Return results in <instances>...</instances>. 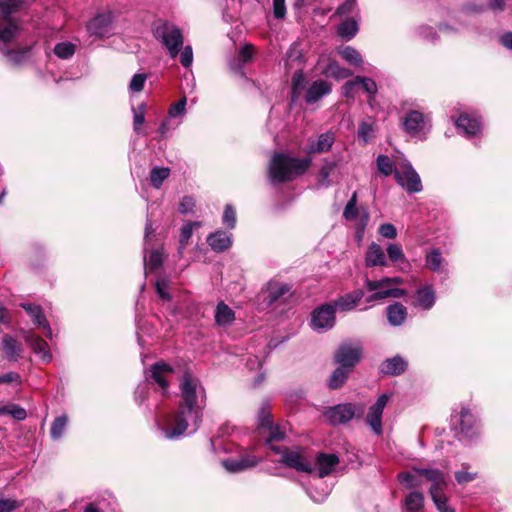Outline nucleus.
I'll list each match as a JSON object with an SVG mask.
<instances>
[{
	"instance_id": "2f4dec72",
	"label": "nucleus",
	"mask_w": 512,
	"mask_h": 512,
	"mask_svg": "<svg viewBox=\"0 0 512 512\" xmlns=\"http://www.w3.org/2000/svg\"><path fill=\"white\" fill-rule=\"evenodd\" d=\"M455 124L459 130H463V132L467 136L476 135L480 129L481 124L480 121L476 118H471L466 114H462L456 121Z\"/></svg>"
},
{
	"instance_id": "6ab92c4d",
	"label": "nucleus",
	"mask_w": 512,
	"mask_h": 512,
	"mask_svg": "<svg viewBox=\"0 0 512 512\" xmlns=\"http://www.w3.org/2000/svg\"><path fill=\"white\" fill-rule=\"evenodd\" d=\"M439 471L438 469L413 467L410 471L399 474V481L406 488L419 487L423 484V478L429 481L428 472Z\"/></svg>"
},
{
	"instance_id": "ddd939ff",
	"label": "nucleus",
	"mask_w": 512,
	"mask_h": 512,
	"mask_svg": "<svg viewBox=\"0 0 512 512\" xmlns=\"http://www.w3.org/2000/svg\"><path fill=\"white\" fill-rule=\"evenodd\" d=\"M405 131L411 136L420 137L429 130V119L423 113L412 110L403 120Z\"/></svg>"
},
{
	"instance_id": "473e14b6",
	"label": "nucleus",
	"mask_w": 512,
	"mask_h": 512,
	"mask_svg": "<svg viewBox=\"0 0 512 512\" xmlns=\"http://www.w3.org/2000/svg\"><path fill=\"white\" fill-rule=\"evenodd\" d=\"M2 346L9 360L17 361L22 354V345L12 336L5 335L2 338Z\"/></svg>"
},
{
	"instance_id": "c756f323",
	"label": "nucleus",
	"mask_w": 512,
	"mask_h": 512,
	"mask_svg": "<svg viewBox=\"0 0 512 512\" xmlns=\"http://www.w3.org/2000/svg\"><path fill=\"white\" fill-rule=\"evenodd\" d=\"M363 296L364 292L362 290H356L340 297L332 304L335 306V309L338 308L342 311H349L360 302Z\"/></svg>"
},
{
	"instance_id": "39448f33",
	"label": "nucleus",
	"mask_w": 512,
	"mask_h": 512,
	"mask_svg": "<svg viewBox=\"0 0 512 512\" xmlns=\"http://www.w3.org/2000/svg\"><path fill=\"white\" fill-rule=\"evenodd\" d=\"M364 411V404L347 402L328 407L324 416L331 425L337 426L347 424L354 418H361Z\"/></svg>"
},
{
	"instance_id": "864d4df0",
	"label": "nucleus",
	"mask_w": 512,
	"mask_h": 512,
	"mask_svg": "<svg viewBox=\"0 0 512 512\" xmlns=\"http://www.w3.org/2000/svg\"><path fill=\"white\" fill-rule=\"evenodd\" d=\"M145 122V105L141 104L133 109V128L134 131L139 133L140 126Z\"/></svg>"
},
{
	"instance_id": "f8f14e48",
	"label": "nucleus",
	"mask_w": 512,
	"mask_h": 512,
	"mask_svg": "<svg viewBox=\"0 0 512 512\" xmlns=\"http://www.w3.org/2000/svg\"><path fill=\"white\" fill-rule=\"evenodd\" d=\"M336 309L332 303H327L316 308L311 314V327L318 332L330 330L335 325Z\"/></svg>"
},
{
	"instance_id": "aec40b11",
	"label": "nucleus",
	"mask_w": 512,
	"mask_h": 512,
	"mask_svg": "<svg viewBox=\"0 0 512 512\" xmlns=\"http://www.w3.org/2000/svg\"><path fill=\"white\" fill-rule=\"evenodd\" d=\"M24 340L33 352L41 357L44 363L51 362L52 354L50 352L49 345L45 340L31 331L25 332Z\"/></svg>"
},
{
	"instance_id": "20e7f679",
	"label": "nucleus",
	"mask_w": 512,
	"mask_h": 512,
	"mask_svg": "<svg viewBox=\"0 0 512 512\" xmlns=\"http://www.w3.org/2000/svg\"><path fill=\"white\" fill-rule=\"evenodd\" d=\"M155 38L167 50L169 56L175 59L184 44V38L181 30L174 24L164 22L156 26L154 30Z\"/></svg>"
},
{
	"instance_id": "f704fd0d",
	"label": "nucleus",
	"mask_w": 512,
	"mask_h": 512,
	"mask_svg": "<svg viewBox=\"0 0 512 512\" xmlns=\"http://www.w3.org/2000/svg\"><path fill=\"white\" fill-rule=\"evenodd\" d=\"M351 372L352 370L339 365L330 375L327 382L328 387L333 390L341 388Z\"/></svg>"
},
{
	"instance_id": "4c0bfd02",
	"label": "nucleus",
	"mask_w": 512,
	"mask_h": 512,
	"mask_svg": "<svg viewBox=\"0 0 512 512\" xmlns=\"http://www.w3.org/2000/svg\"><path fill=\"white\" fill-rule=\"evenodd\" d=\"M18 27L11 20L0 23V41L3 43L10 42L17 34Z\"/></svg>"
},
{
	"instance_id": "9b49d317",
	"label": "nucleus",
	"mask_w": 512,
	"mask_h": 512,
	"mask_svg": "<svg viewBox=\"0 0 512 512\" xmlns=\"http://www.w3.org/2000/svg\"><path fill=\"white\" fill-rule=\"evenodd\" d=\"M362 354L361 345L342 343L334 354V362L353 371L354 367L360 362Z\"/></svg>"
},
{
	"instance_id": "69168bd1",
	"label": "nucleus",
	"mask_w": 512,
	"mask_h": 512,
	"mask_svg": "<svg viewBox=\"0 0 512 512\" xmlns=\"http://www.w3.org/2000/svg\"><path fill=\"white\" fill-rule=\"evenodd\" d=\"M222 465L227 471H229L231 473H238V472L243 471L238 459H234V458L226 459V460L222 461Z\"/></svg>"
},
{
	"instance_id": "5fc2aeb1",
	"label": "nucleus",
	"mask_w": 512,
	"mask_h": 512,
	"mask_svg": "<svg viewBox=\"0 0 512 512\" xmlns=\"http://www.w3.org/2000/svg\"><path fill=\"white\" fill-rule=\"evenodd\" d=\"M147 80V75L144 73L135 74L129 84V89L132 92H140L144 88V84Z\"/></svg>"
},
{
	"instance_id": "79ce46f5",
	"label": "nucleus",
	"mask_w": 512,
	"mask_h": 512,
	"mask_svg": "<svg viewBox=\"0 0 512 512\" xmlns=\"http://www.w3.org/2000/svg\"><path fill=\"white\" fill-rule=\"evenodd\" d=\"M0 415H11L18 421H22L27 417L26 410L17 404H8L0 407Z\"/></svg>"
},
{
	"instance_id": "338daca9",
	"label": "nucleus",
	"mask_w": 512,
	"mask_h": 512,
	"mask_svg": "<svg viewBox=\"0 0 512 512\" xmlns=\"http://www.w3.org/2000/svg\"><path fill=\"white\" fill-rule=\"evenodd\" d=\"M273 14L277 19H283L286 15L285 0H273Z\"/></svg>"
},
{
	"instance_id": "a878e982",
	"label": "nucleus",
	"mask_w": 512,
	"mask_h": 512,
	"mask_svg": "<svg viewBox=\"0 0 512 512\" xmlns=\"http://www.w3.org/2000/svg\"><path fill=\"white\" fill-rule=\"evenodd\" d=\"M365 264L367 267L388 265L384 250L379 244L373 242L369 245L365 254Z\"/></svg>"
},
{
	"instance_id": "4468645a",
	"label": "nucleus",
	"mask_w": 512,
	"mask_h": 512,
	"mask_svg": "<svg viewBox=\"0 0 512 512\" xmlns=\"http://www.w3.org/2000/svg\"><path fill=\"white\" fill-rule=\"evenodd\" d=\"M87 31L91 36L103 38L113 31V15L111 12L96 15L87 24Z\"/></svg>"
},
{
	"instance_id": "37998d69",
	"label": "nucleus",
	"mask_w": 512,
	"mask_h": 512,
	"mask_svg": "<svg viewBox=\"0 0 512 512\" xmlns=\"http://www.w3.org/2000/svg\"><path fill=\"white\" fill-rule=\"evenodd\" d=\"M339 53L343 59L352 65L361 66L363 64L361 54L353 47L346 46Z\"/></svg>"
},
{
	"instance_id": "423d86ee",
	"label": "nucleus",
	"mask_w": 512,
	"mask_h": 512,
	"mask_svg": "<svg viewBox=\"0 0 512 512\" xmlns=\"http://www.w3.org/2000/svg\"><path fill=\"white\" fill-rule=\"evenodd\" d=\"M429 481L432 483L429 492L431 498L439 512H455L448 505V499L444 493L448 486L447 476L442 471L428 472Z\"/></svg>"
},
{
	"instance_id": "412c9836",
	"label": "nucleus",
	"mask_w": 512,
	"mask_h": 512,
	"mask_svg": "<svg viewBox=\"0 0 512 512\" xmlns=\"http://www.w3.org/2000/svg\"><path fill=\"white\" fill-rule=\"evenodd\" d=\"M20 306L26 311L31 317L33 323L38 327L42 328L46 332V337L52 338V329L48 323L43 310L40 305L33 303H21Z\"/></svg>"
},
{
	"instance_id": "c03bdc74",
	"label": "nucleus",
	"mask_w": 512,
	"mask_h": 512,
	"mask_svg": "<svg viewBox=\"0 0 512 512\" xmlns=\"http://www.w3.org/2000/svg\"><path fill=\"white\" fill-rule=\"evenodd\" d=\"M386 251H387V258L392 263H403V262L407 261L400 244L390 243L387 246Z\"/></svg>"
},
{
	"instance_id": "052dcab7",
	"label": "nucleus",
	"mask_w": 512,
	"mask_h": 512,
	"mask_svg": "<svg viewBox=\"0 0 512 512\" xmlns=\"http://www.w3.org/2000/svg\"><path fill=\"white\" fill-rule=\"evenodd\" d=\"M466 468H467V466L463 465V469H466ZM476 476H477L476 473H471L466 470L457 471L455 473V479H456L457 483L460 485H463V484L473 481L476 478Z\"/></svg>"
},
{
	"instance_id": "e2e57ef3",
	"label": "nucleus",
	"mask_w": 512,
	"mask_h": 512,
	"mask_svg": "<svg viewBox=\"0 0 512 512\" xmlns=\"http://www.w3.org/2000/svg\"><path fill=\"white\" fill-rule=\"evenodd\" d=\"M357 6V0H346L342 5H340L337 10L336 14L339 16H345L350 13H352Z\"/></svg>"
},
{
	"instance_id": "e433bc0d",
	"label": "nucleus",
	"mask_w": 512,
	"mask_h": 512,
	"mask_svg": "<svg viewBox=\"0 0 512 512\" xmlns=\"http://www.w3.org/2000/svg\"><path fill=\"white\" fill-rule=\"evenodd\" d=\"M337 163L325 159L319 170L318 182L321 186L328 187L331 184L330 175L335 170Z\"/></svg>"
},
{
	"instance_id": "f03ea898",
	"label": "nucleus",
	"mask_w": 512,
	"mask_h": 512,
	"mask_svg": "<svg viewBox=\"0 0 512 512\" xmlns=\"http://www.w3.org/2000/svg\"><path fill=\"white\" fill-rule=\"evenodd\" d=\"M311 166V159L291 157L284 153H276L272 157L268 175L273 184L288 182L304 174Z\"/></svg>"
},
{
	"instance_id": "393cba45",
	"label": "nucleus",
	"mask_w": 512,
	"mask_h": 512,
	"mask_svg": "<svg viewBox=\"0 0 512 512\" xmlns=\"http://www.w3.org/2000/svg\"><path fill=\"white\" fill-rule=\"evenodd\" d=\"M331 90L332 87L329 82L324 80H316L309 86L305 100L309 104L316 103L323 96L330 94Z\"/></svg>"
},
{
	"instance_id": "0eeeda50",
	"label": "nucleus",
	"mask_w": 512,
	"mask_h": 512,
	"mask_svg": "<svg viewBox=\"0 0 512 512\" xmlns=\"http://www.w3.org/2000/svg\"><path fill=\"white\" fill-rule=\"evenodd\" d=\"M364 287L371 294L366 298L367 303L382 301L387 298H402L407 295L406 290L391 287L388 283H384V278L380 280L365 279Z\"/></svg>"
},
{
	"instance_id": "a19ab883",
	"label": "nucleus",
	"mask_w": 512,
	"mask_h": 512,
	"mask_svg": "<svg viewBox=\"0 0 512 512\" xmlns=\"http://www.w3.org/2000/svg\"><path fill=\"white\" fill-rule=\"evenodd\" d=\"M200 225V222H187L182 226L179 240L180 254H182L183 250L186 248L189 242L190 237L192 236L193 227H199Z\"/></svg>"
},
{
	"instance_id": "c9c22d12",
	"label": "nucleus",
	"mask_w": 512,
	"mask_h": 512,
	"mask_svg": "<svg viewBox=\"0 0 512 512\" xmlns=\"http://www.w3.org/2000/svg\"><path fill=\"white\" fill-rule=\"evenodd\" d=\"M404 504L409 512H418L423 508L424 496L421 492L413 491L405 497Z\"/></svg>"
},
{
	"instance_id": "0e129e2a",
	"label": "nucleus",
	"mask_w": 512,
	"mask_h": 512,
	"mask_svg": "<svg viewBox=\"0 0 512 512\" xmlns=\"http://www.w3.org/2000/svg\"><path fill=\"white\" fill-rule=\"evenodd\" d=\"M379 234L388 239H395L397 236V230L393 224L385 223L380 225Z\"/></svg>"
},
{
	"instance_id": "4be33fe9",
	"label": "nucleus",
	"mask_w": 512,
	"mask_h": 512,
	"mask_svg": "<svg viewBox=\"0 0 512 512\" xmlns=\"http://www.w3.org/2000/svg\"><path fill=\"white\" fill-rule=\"evenodd\" d=\"M173 373V368L165 362H158L150 368V378L158 384L165 395L169 388L168 377Z\"/></svg>"
},
{
	"instance_id": "f3484780",
	"label": "nucleus",
	"mask_w": 512,
	"mask_h": 512,
	"mask_svg": "<svg viewBox=\"0 0 512 512\" xmlns=\"http://www.w3.org/2000/svg\"><path fill=\"white\" fill-rule=\"evenodd\" d=\"M290 291L291 287L288 284L271 280L263 289L264 301L268 305L279 303L290 296Z\"/></svg>"
},
{
	"instance_id": "7ed1b4c3",
	"label": "nucleus",
	"mask_w": 512,
	"mask_h": 512,
	"mask_svg": "<svg viewBox=\"0 0 512 512\" xmlns=\"http://www.w3.org/2000/svg\"><path fill=\"white\" fill-rule=\"evenodd\" d=\"M270 449L280 455L279 462L286 467L295 469L297 472L312 473L314 468L311 461L305 454V449L296 447L295 449H288L271 444Z\"/></svg>"
},
{
	"instance_id": "a211bd4d",
	"label": "nucleus",
	"mask_w": 512,
	"mask_h": 512,
	"mask_svg": "<svg viewBox=\"0 0 512 512\" xmlns=\"http://www.w3.org/2000/svg\"><path fill=\"white\" fill-rule=\"evenodd\" d=\"M318 68L322 75L337 80L345 79L352 76V71L341 67L335 60L321 56L318 61Z\"/></svg>"
},
{
	"instance_id": "58836bf2",
	"label": "nucleus",
	"mask_w": 512,
	"mask_h": 512,
	"mask_svg": "<svg viewBox=\"0 0 512 512\" xmlns=\"http://www.w3.org/2000/svg\"><path fill=\"white\" fill-rule=\"evenodd\" d=\"M426 267L434 272H441L444 264V259L438 249H433L426 256Z\"/></svg>"
},
{
	"instance_id": "09e8293b",
	"label": "nucleus",
	"mask_w": 512,
	"mask_h": 512,
	"mask_svg": "<svg viewBox=\"0 0 512 512\" xmlns=\"http://www.w3.org/2000/svg\"><path fill=\"white\" fill-rule=\"evenodd\" d=\"M29 54V49L24 48L18 51L9 50L6 52L5 56L7 58V61L13 65H19L23 63L27 58Z\"/></svg>"
},
{
	"instance_id": "bf43d9fd",
	"label": "nucleus",
	"mask_w": 512,
	"mask_h": 512,
	"mask_svg": "<svg viewBox=\"0 0 512 512\" xmlns=\"http://www.w3.org/2000/svg\"><path fill=\"white\" fill-rule=\"evenodd\" d=\"M169 283L166 279H158L156 282V292L163 300H170L171 295L168 292Z\"/></svg>"
},
{
	"instance_id": "49530a36",
	"label": "nucleus",
	"mask_w": 512,
	"mask_h": 512,
	"mask_svg": "<svg viewBox=\"0 0 512 512\" xmlns=\"http://www.w3.org/2000/svg\"><path fill=\"white\" fill-rule=\"evenodd\" d=\"M355 78L357 85H361L363 90L369 94V102H371L378 91L376 82L369 77L356 76Z\"/></svg>"
},
{
	"instance_id": "72a5a7b5",
	"label": "nucleus",
	"mask_w": 512,
	"mask_h": 512,
	"mask_svg": "<svg viewBox=\"0 0 512 512\" xmlns=\"http://www.w3.org/2000/svg\"><path fill=\"white\" fill-rule=\"evenodd\" d=\"M235 320L234 311L224 302H220L216 306L215 321L220 326L230 325Z\"/></svg>"
},
{
	"instance_id": "cd10ccee",
	"label": "nucleus",
	"mask_w": 512,
	"mask_h": 512,
	"mask_svg": "<svg viewBox=\"0 0 512 512\" xmlns=\"http://www.w3.org/2000/svg\"><path fill=\"white\" fill-rule=\"evenodd\" d=\"M207 242L211 249L216 252L225 251L232 245L231 235L222 230L210 234L207 238Z\"/></svg>"
},
{
	"instance_id": "c85d7f7f",
	"label": "nucleus",
	"mask_w": 512,
	"mask_h": 512,
	"mask_svg": "<svg viewBox=\"0 0 512 512\" xmlns=\"http://www.w3.org/2000/svg\"><path fill=\"white\" fill-rule=\"evenodd\" d=\"M318 475L324 478L329 475L339 463V458L335 454L320 453L317 456Z\"/></svg>"
},
{
	"instance_id": "ea45409f",
	"label": "nucleus",
	"mask_w": 512,
	"mask_h": 512,
	"mask_svg": "<svg viewBox=\"0 0 512 512\" xmlns=\"http://www.w3.org/2000/svg\"><path fill=\"white\" fill-rule=\"evenodd\" d=\"M357 32L358 23L352 18L346 19L338 27V34L345 39L353 38Z\"/></svg>"
},
{
	"instance_id": "13d9d810",
	"label": "nucleus",
	"mask_w": 512,
	"mask_h": 512,
	"mask_svg": "<svg viewBox=\"0 0 512 512\" xmlns=\"http://www.w3.org/2000/svg\"><path fill=\"white\" fill-rule=\"evenodd\" d=\"M178 55L180 56V63L184 67L188 68L192 65L193 51H192V47L190 45L182 47Z\"/></svg>"
},
{
	"instance_id": "a18cd8bd",
	"label": "nucleus",
	"mask_w": 512,
	"mask_h": 512,
	"mask_svg": "<svg viewBox=\"0 0 512 512\" xmlns=\"http://www.w3.org/2000/svg\"><path fill=\"white\" fill-rule=\"evenodd\" d=\"M170 175V169L169 168H160L155 167L150 172V180L151 184L155 188H160L164 180H166Z\"/></svg>"
},
{
	"instance_id": "b1692460",
	"label": "nucleus",
	"mask_w": 512,
	"mask_h": 512,
	"mask_svg": "<svg viewBox=\"0 0 512 512\" xmlns=\"http://www.w3.org/2000/svg\"><path fill=\"white\" fill-rule=\"evenodd\" d=\"M335 142V135L333 132H325L320 134L317 138H310L308 140L307 153H325L328 152Z\"/></svg>"
},
{
	"instance_id": "f257e3e1",
	"label": "nucleus",
	"mask_w": 512,
	"mask_h": 512,
	"mask_svg": "<svg viewBox=\"0 0 512 512\" xmlns=\"http://www.w3.org/2000/svg\"><path fill=\"white\" fill-rule=\"evenodd\" d=\"M182 403L174 414L164 415L157 421L165 438L176 439L187 431L189 426L195 431L202 419L205 390L198 378L186 372L179 384Z\"/></svg>"
},
{
	"instance_id": "6e6d98bb",
	"label": "nucleus",
	"mask_w": 512,
	"mask_h": 512,
	"mask_svg": "<svg viewBox=\"0 0 512 512\" xmlns=\"http://www.w3.org/2000/svg\"><path fill=\"white\" fill-rule=\"evenodd\" d=\"M223 223L233 229L236 225V211L231 205H226L223 213Z\"/></svg>"
},
{
	"instance_id": "de8ad7c7",
	"label": "nucleus",
	"mask_w": 512,
	"mask_h": 512,
	"mask_svg": "<svg viewBox=\"0 0 512 512\" xmlns=\"http://www.w3.org/2000/svg\"><path fill=\"white\" fill-rule=\"evenodd\" d=\"M68 423V418L65 415L57 417L50 429V435L54 440H58L64 433Z\"/></svg>"
},
{
	"instance_id": "1a4fd4ad",
	"label": "nucleus",
	"mask_w": 512,
	"mask_h": 512,
	"mask_svg": "<svg viewBox=\"0 0 512 512\" xmlns=\"http://www.w3.org/2000/svg\"><path fill=\"white\" fill-rule=\"evenodd\" d=\"M395 180L409 193H418L423 189L419 174L408 161L395 167Z\"/></svg>"
},
{
	"instance_id": "3c124183",
	"label": "nucleus",
	"mask_w": 512,
	"mask_h": 512,
	"mask_svg": "<svg viewBox=\"0 0 512 512\" xmlns=\"http://www.w3.org/2000/svg\"><path fill=\"white\" fill-rule=\"evenodd\" d=\"M54 53L59 58L68 59L75 53V46L70 42H61L55 46Z\"/></svg>"
},
{
	"instance_id": "6e6552de",
	"label": "nucleus",
	"mask_w": 512,
	"mask_h": 512,
	"mask_svg": "<svg viewBox=\"0 0 512 512\" xmlns=\"http://www.w3.org/2000/svg\"><path fill=\"white\" fill-rule=\"evenodd\" d=\"M258 429L265 436L268 446L286 437V429L280 425H273L272 415L267 406H263L258 415Z\"/></svg>"
},
{
	"instance_id": "2eb2a0df",
	"label": "nucleus",
	"mask_w": 512,
	"mask_h": 512,
	"mask_svg": "<svg viewBox=\"0 0 512 512\" xmlns=\"http://www.w3.org/2000/svg\"><path fill=\"white\" fill-rule=\"evenodd\" d=\"M388 400L389 396L387 394L380 395L377 401L369 408L367 413L366 423L376 435H381L383 432L382 415Z\"/></svg>"
},
{
	"instance_id": "8fccbe9b",
	"label": "nucleus",
	"mask_w": 512,
	"mask_h": 512,
	"mask_svg": "<svg viewBox=\"0 0 512 512\" xmlns=\"http://www.w3.org/2000/svg\"><path fill=\"white\" fill-rule=\"evenodd\" d=\"M378 170L385 176H389L392 173L395 174V167L392 160L386 155H380L377 158Z\"/></svg>"
},
{
	"instance_id": "9d476101",
	"label": "nucleus",
	"mask_w": 512,
	"mask_h": 512,
	"mask_svg": "<svg viewBox=\"0 0 512 512\" xmlns=\"http://www.w3.org/2000/svg\"><path fill=\"white\" fill-rule=\"evenodd\" d=\"M357 203H358V195H357V192L355 191V192H353L351 198L348 200V202L344 208L343 217L347 221H355L358 219V223L356 225V232H357V237L359 239H361L363 236V233L366 229V226L368 225L370 216H369L367 209H365V208H362L361 213H360V210L357 207Z\"/></svg>"
},
{
	"instance_id": "603ef678",
	"label": "nucleus",
	"mask_w": 512,
	"mask_h": 512,
	"mask_svg": "<svg viewBox=\"0 0 512 512\" xmlns=\"http://www.w3.org/2000/svg\"><path fill=\"white\" fill-rule=\"evenodd\" d=\"M22 506H23V501H21V500L12 499V498L0 499V512H13Z\"/></svg>"
},
{
	"instance_id": "5701e85b",
	"label": "nucleus",
	"mask_w": 512,
	"mask_h": 512,
	"mask_svg": "<svg viewBox=\"0 0 512 512\" xmlns=\"http://www.w3.org/2000/svg\"><path fill=\"white\" fill-rule=\"evenodd\" d=\"M435 302L436 295L434 289L430 285H425L416 290L412 305L427 311L434 306Z\"/></svg>"
},
{
	"instance_id": "4d7b16f0",
	"label": "nucleus",
	"mask_w": 512,
	"mask_h": 512,
	"mask_svg": "<svg viewBox=\"0 0 512 512\" xmlns=\"http://www.w3.org/2000/svg\"><path fill=\"white\" fill-rule=\"evenodd\" d=\"M186 108V98L180 99L177 103H174L170 106L168 114L171 118H176L179 116H183L185 114Z\"/></svg>"
},
{
	"instance_id": "774afa93",
	"label": "nucleus",
	"mask_w": 512,
	"mask_h": 512,
	"mask_svg": "<svg viewBox=\"0 0 512 512\" xmlns=\"http://www.w3.org/2000/svg\"><path fill=\"white\" fill-rule=\"evenodd\" d=\"M195 206V201L192 197L186 196L183 197L179 204V212L181 214H188L192 212L193 208Z\"/></svg>"
},
{
	"instance_id": "bb28decb",
	"label": "nucleus",
	"mask_w": 512,
	"mask_h": 512,
	"mask_svg": "<svg viewBox=\"0 0 512 512\" xmlns=\"http://www.w3.org/2000/svg\"><path fill=\"white\" fill-rule=\"evenodd\" d=\"M407 365V361L397 355L383 361L380 365V371L385 375L397 376L405 372Z\"/></svg>"
},
{
	"instance_id": "dca6fc26",
	"label": "nucleus",
	"mask_w": 512,
	"mask_h": 512,
	"mask_svg": "<svg viewBox=\"0 0 512 512\" xmlns=\"http://www.w3.org/2000/svg\"><path fill=\"white\" fill-rule=\"evenodd\" d=\"M452 424L459 428L463 437H473L477 431V421L468 408H462L457 414L452 415Z\"/></svg>"
},
{
	"instance_id": "680f3d73",
	"label": "nucleus",
	"mask_w": 512,
	"mask_h": 512,
	"mask_svg": "<svg viewBox=\"0 0 512 512\" xmlns=\"http://www.w3.org/2000/svg\"><path fill=\"white\" fill-rule=\"evenodd\" d=\"M240 462V466L243 469V471L255 467L260 461L261 458H258L254 455H244L238 458Z\"/></svg>"
},
{
	"instance_id": "7c9ffc66",
	"label": "nucleus",
	"mask_w": 512,
	"mask_h": 512,
	"mask_svg": "<svg viewBox=\"0 0 512 512\" xmlns=\"http://www.w3.org/2000/svg\"><path fill=\"white\" fill-rule=\"evenodd\" d=\"M388 322L393 326H400L407 317V308L399 302L393 303L386 308Z\"/></svg>"
}]
</instances>
